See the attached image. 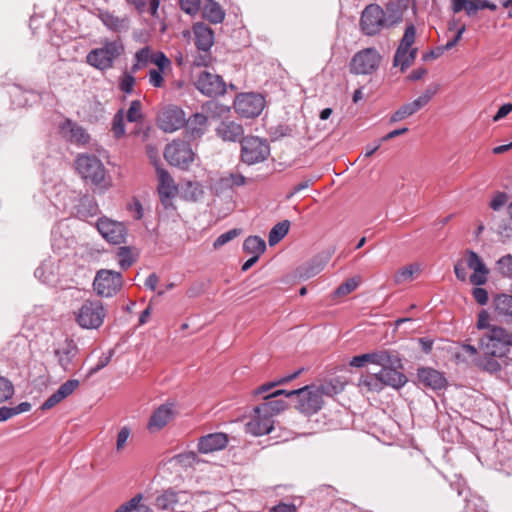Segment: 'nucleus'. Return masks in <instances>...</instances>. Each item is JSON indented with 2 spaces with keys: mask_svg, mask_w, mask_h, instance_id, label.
I'll list each match as a JSON object with an SVG mask.
<instances>
[{
  "mask_svg": "<svg viewBox=\"0 0 512 512\" xmlns=\"http://www.w3.org/2000/svg\"><path fill=\"white\" fill-rule=\"evenodd\" d=\"M476 327L478 330H487L479 341V349L484 355L506 356L510 347H512V332L504 327L490 324V315L484 309L477 315Z\"/></svg>",
  "mask_w": 512,
  "mask_h": 512,
  "instance_id": "nucleus-1",
  "label": "nucleus"
},
{
  "mask_svg": "<svg viewBox=\"0 0 512 512\" xmlns=\"http://www.w3.org/2000/svg\"><path fill=\"white\" fill-rule=\"evenodd\" d=\"M473 270V273L469 277L471 284L475 286H482L487 283L489 268L484 263L483 259L473 250L467 249L464 253V257L457 261L454 265V273L459 281L467 280L466 268Z\"/></svg>",
  "mask_w": 512,
  "mask_h": 512,
  "instance_id": "nucleus-2",
  "label": "nucleus"
},
{
  "mask_svg": "<svg viewBox=\"0 0 512 512\" xmlns=\"http://www.w3.org/2000/svg\"><path fill=\"white\" fill-rule=\"evenodd\" d=\"M124 49L121 39H104L101 41V47L88 52L86 62L98 70H108L113 67L115 60L123 54Z\"/></svg>",
  "mask_w": 512,
  "mask_h": 512,
  "instance_id": "nucleus-3",
  "label": "nucleus"
},
{
  "mask_svg": "<svg viewBox=\"0 0 512 512\" xmlns=\"http://www.w3.org/2000/svg\"><path fill=\"white\" fill-rule=\"evenodd\" d=\"M336 393V388L331 384H323L318 387L305 386L300 389L290 390V394H297V408L301 413L312 415L317 413L323 405V395Z\"/></svg>",
  "mask_w": 512,
  "mask_h": 512,
  "instance_id": "nucleus-4",
  "label": "nucleus"
},
{
  "mask_svg": "<svg viewBox=\"0 0 512 512\" xmlns=\"http://www.w3.org/2000/svg\"><path fill=\"white\" fill-rule=\"evenodd\" d=\"M106 310L97 299H87L74 311L75 322L83 329H98L104 322Z\"/></svg>",
  "mask_w": 512,
  "mask_h": 512,
  "instance_id": "nucleus-5",
  "label": "nucleus"
},
{
  "mask_svg": "<svg viewBox=\"0 0 512 512\" xmlns=\"http://www.w3.org/2000/svg\"><path fill=\"white\" fill-rule=\"evenodd\" d=\"M75 166L83 179L89 180L97 187H105L106 170L98 157L90 154H80L75 160Z\"/></svg>",
  "mask_w": 512,
  "mask_h": 512,
  "instance_id": "nucleus-6",
  "label": "nucleus"
},
{
  "mask_svg": "<svg viewBox=\"0 0 512 512\" xmlns=\"http://www.w3.org/2000/svg\"><path fill=\"white\" fill-rule=\"evenodd\" d=\"M382 56L375 48L358 51L351 59L349 69L355 75H371L380 66Z\"/></svg>",
  "mask_w": 512,
  "mask_h": 512,
  "instance_id": "nucleus-7",
  "label": "nucleus"
},
{
  "mask_svg": "<svg viewBox=\"0 0 512 512\" xmlns=\"http://www.w3.org/2000/svg\"><path fill=\"white\" fill-rule=\"evenodd\" d=\"M270 154V147L265 139L256 136L245 137L241 142V159L248 165L263 162Z\"/></svg>",
  "mask_w": 512,
  "mask_h": 512,
  "instance_id": "nucleus-8",
  "label": "nucleus"
},
{
  "mask_svg": "<svg viewBox=\"0 0 512 512\" xmlns=\"http://www.w3.org/2000/svg\"><path fill=\"white\" fill-rule=\"evenodd\" d=\"M360 28L367 36H374L383 29H388L389 27L384 20V9L378 4L366 6L361 14Z\"/></svg>",
  "mask_w": 512,
  "mask_h": 512,
  "instance_id": "nucleus-9",
  "label": "nucleus"
},
{
  "mask_svg": "<svg viewBox=\"0 0 512 512\" xmlns=\"http://www.w3.org/2000/svg\"><path fill=\"white\" fill-rule=\"evenodd\" d=\"M164 157L169 164L187 169L194 161L195 154L189 143L184 140H174L166 146Z\"/></svg>",
  "mask_w": 512,
  "mask_h": 512,
  "instance_id": "nucleus-10",
  "label": "nucleus"
},
{
  "mask_svg": "<svg viewBox=\"0 0 512 512\" xmlns=\"http://www.w3.org/2000/svg\"><path fill=\"white\" fill-rule=\"evenodd\" d=\"M122 287V274L113 270L101 269L96 273L93 288L101 297H112Z\"/></svg>",
  "mask_w": 512,
  "mask_h": 512,
  "instance_id": "nucleus-11",
  "label": "nucleus"
},
{
  "mask_svg": "<svg viewBox=\"0 0 512 512\" xmlns=\"http://www.w3.org/2000/svg\"><path fill=\"white\" fill-rule=\"evenodd\" d=\"M265 107V99L261 94L242 93L234 101V109L244 118H254L260 115Z\"/></svg>",
  "mask_w": 512,
  "mask_h": 512,
  "instance_id": "nucleus-12",
  "label": "nucleus"
},
{
  "mask_svg": "<svg viewBox=\"0 0 512 512\" xmlns=\"http://www.w3.org/2000/svg\"><path fill=\"white\" fill-rule=\"evenodd\" d=\"M185 112L175 105L163 107L157 116L158 127L167 133H172L184 126Z\"/></svg>",
  "mask_w": 512,
  "mask_h": 512,
  "instance_id": "nucleus-13",
  "label": "nucleus"
},
{
  "mask_svg": "<svg viewBox=\"0 0 512 512\" xmlns=\"http://www.w3.org/2000/svg\"><path fill=\"white\" fill-rule=\"evenodd\" d=\"M97 229L109 243L120 245L126 242L127 228L122 222L103 217L98 220Z\"/></svg>",
  "mask_w": 512,
  "mask_h": 512,
  "instance_id": "nucleus-14",
  "label": "nucleus"
},
{
  "mask_svg": "<svg viewBox=\"0 0 512 512\" xmlns=\"http://www.w3.org/2000/svg\"><path fill=\"white\" fill-rule=\"evenodd\" d=\"M195 86L203 95L209 97L223 95L226 92V83L223 78L208 71H202L198 75Z\"/></svg>",
  "mask_w": 512,
  "mask_h": 512,
  "instance_id": "nucleus-15",
  "label": "nucleus"
},
{
  "mask_svg": "<svg viewBox=\"0 0 512 512\" xmlns=\"http://www.w3.org/2000/svg\"><path fill=\"white\" fill-rule=\"evenodd\" d=\"M59 133L66 141L73 144L85 145L90 140L86 129L69 118L59 124Z\"/></svg>",
  "mask_w": 512,
  "mask_h": 512,
  "instance_id": "nucleus-16",
  "label": "nucleus"
},
{
  "mask_svg": "<svg viewBox=\"0 0 512 512\" xmlns=\"http://www.w3.org/2000/svg\"><path fill=\"white\" fill-rule=\"evenodd\" d=\"M188 501V494L184 491L176 492L172 489L165 490L155 499V506L160 510L182 511Z\"/></svg>",
  "mask_w": 512,
  "mask_h": 512,
  "instance_id": "nucleus-17",
  "label": "nucleus"
},
{
  "mask_svg": "<svg viewBox=\"0 0 512 512\" xmlns=\"http://www.w3.org/2000/svg\"><path fill=\"white\" fill-rule=\"evenodd\" d=\"M185 135L189 140L201 139L209 128L208 116L204 113L196 112L185 118Z\"/></svg>",
  "mask_w": 512,
  "mask_h": 512,
  "instance_id": "nucleus-18",
  "label": "nucleus"
},
{
  "mask_svg": "<svg viewBox=\"0 0 512 512\" xmlns=\"http://www.w3.org/2000/svg\"><path fill=\"white\" fill-rule=\"evenodd\" d=\"M215 133L224 142H242L245 138L242 124L229 119L222 120L216 127Z\"/></svg>",
  "mask_w": 512,
  "mask_h": 512,
  "instance_id": "nucleus-19",
  "label": "nucleus"
},
{
  "mask_svg": "<svg viewBox=\"0 0 512 512\" xmlns=\"http://www.w3.org/2000/svg\"><path fill=\"white\" fill-rule=\"evenodd\" d=\"M176 415L173 403L160 405L150 416L148 429L150 431H159L165 427Z\"/></svg>",
  "mask_w": 512,
  "mask_h": 512,
  "instance_id": "nucleus-20",
  "label": "nucleus"
},
{
  "mask_svg": "<svg viewBox=\"0 0 512 512\" xmlns=\"http://www.w3.org/2000/svg\"><path fill=\"white\" fill-rule=\"evenodd\" d=\"M255 415L246 424V432L254 436L269 434L274 428V421L271 415L254 412Z\"/></svg>",
  "mask_w": 512,
  "mask_h": 512,
  "instance_id": "nucleus-21",
  "label": "nucleus"
},
{
  "mask_svg": "<svg viewBox=\"0 0 512 512\" xmlns=\"http://www.w3.org/2000/svg\"><path fill=\"white\" fill-rule=\"evenodd\" d=\"M228 444V435L222 432L210 433L199 438L198 450L208 454L224 449Z\"/></svg>",
  "mask_w": 512,
  "mask_h": 512,
  "instance_id": "nucleus-22",
  "label": "nucleus"
},
{
  "mask_svg": "<svg viewBox=\"0 0 512 512\" xmlns=\"http://www.w3.org/2000/svg\"><path fill=\"white\" fill-rule=\"evenodd\" d=\"M77 354L78 347L76 343L69 339H66L65 342L54 351L58 364L64 371H70L72 369L73 360Z\"/></svg>",
  "mask_w": 512,
  "mask_h": 512,
  "instance_id": "nucleus-23",
  "label": "nucleus"
},
{
  "mask_svg": "<svg viewBox=\"0 0 512 512\" xmlns=\"http://www.w3.org/2000/svg\"><path fill=\"white\" fill-rule=\"evenodd\" d=\"M397 367H401L400 362L399 365H388L378 371L383 387L390 386L398 389L407 382L406 376L402 372L398 371Z\"/></svg>",
  "mask_w": 512,
  "mask_h": 512,
  "instance_id": "nucleus-24",
  "label": "nucleus"
},
{
  "mask_svg": "<svg viewBox=\"0 0 512 512\" xmlns=\"http://www.w3.org/2000/svg\"><path fill=\"white\" fill-rule=\"evenodd\" d=\"M417 376L420 384L432 390H440L446 385L445 377L433 368H420L418 369Z\"/></svg>",
  "mask_w": 512,
  "mask_h": 512,
  "instance_id": "nucleus-25",
  "label": "nucleus"
},
{
  "mask_svg": "<svg viewBox=\"0 0 512 512\" xmlns=\"http://www.w3.org/2000/svg\"><path fill=\"white\" fill-rule=\"evenodd\" d=\"M407 6V0H396L386 3L384 8V20L389 28L402 22L403 14Z\"/></svg>",
  "mask_w": 512,
  "mask_h": 512,
  "instance_id": "nucleus-26",
  "label": "nucleus"
},
{
  "mask_svg": "<svg viewBox=\"0 0 512 512\" xmlns=\"http://www.w3.org/2000/svg\"><path fill=\"white\" fill-rule=\"evenodd\" d=\"M195 45L199 51L210 50L214 44V32L206 24L198 22L193 26Z\"/></svg>",
  "mask_w": 512,
  "mask_h": 512,
  "instance_id": "nucleus-27",
  "label": "nucleus"
},
{
  "mask_svg": "<svg viewBox=\"0 0 512 512\" xmlns=\"http://www.w3.org/2000/svg\"><path fill=\"white\" fill-rule=\"evenodd\" d=\"M98 18L101 20L103 25L113 32H123L129 29V18L118 17L113 12L108 10H100Z\"/></svg>",
  "mask_w": 512,
  "mask_h": 512,
  "instance_id": "nucleus-28",
  "label": "nucleus"
},
{
  "mask_svg": "<svg viewBox=\"0 0 512 512\" xmlns=\"http://www.w3.org/2000/svg\"><path fill=\"white\" fill-rule=\"evenodd\" d=\"M495 313L506 320L512 319V295L498 294L493 299Z\"/></svg>",
  "mask_w": 512,
  "mask_h": 512,
  "instance_id": "nucleus-29",
  "label": "nucleus"
},
{
  "mask_svg": "<svg viewBox=\"0 0 512 512\" xmlns=\"http://www.w3.org/2000/svg\"><path fill=\"white\" fill-rule=\"evenodd\" d=\"M202 14L205 19L213 24L222 23L225 18V12L215 0H205Z\"/></svg>",
  "mask_w": 512,
  "mask_h": 512,
  "instance_id": "nucleus-30",
  "label": "nucleus"
},
{
  "mask_svg": "<svg viewBox=\"0 0 512 512\" xmlns=\"http://www.w3.org/2000/svg\"><path fill=\"white\" fill-rule=\"evenodd\" d=\"M156 172L159 180L158 193L169 192L177 194L178 188L169 172L158 165H156Z\"/></svg>",
  "mask_w": 512,
  "mask_h": 512,
  "instance_id": "nucleus-31",
  "label": "nucleus"
},
{
  "mask_svg": "<svg viewBox=\"0 0 512 512\" xmlns=\"http://www.w3.org/2000/svg\"><path fill=\"white\" fill-rule=\"evenodd\" d=\"M265 400L264 403L254 408V412L266 413L273 417L275 414L284 411L287 407L286 402L280 399L268 398Z\"/></svg>",
  "mask_w": 512,
  "mask_h": 512,
  "instance_id": "nucleus-32",
  "label": "nucleus"
},
{
  "mask_svg": "<svg viewBox=\"0 0 512 512\" xmlns=\"http://www.w3.org/2000/svg\"><path fill=\"white\" fill-rule=\"evenodd\" d=\"M243 250L247 254L260 257L266 250V243L259 236H249L244 240Z\"/></svg>",
  "mask_w": 512,
  "mask_h": 512,
  "instance_id": "nucleus-33",
  "label": "nucleus"
},
{
  "mask_svg": "<svg viewBox=\"0 0 512 512\" xmlns=\"http://www.w3.org/2000/svg\"><path fill=\"white\" fill-rule=\"evenodd\" d=\"M152 49L145 46L139 49L134 55V63L131 66V73H136L139 70L148 66L152 59Z\"/></svg>",
  "mask_w": 512,
  "mask_h": 512,
  "instance_id": "nucleus-34",
  "label": "nucleus"
},
{
  "mask_svg": "<svg viewBox=\"0 0 512 512\" xmlns=\"http://www.w3.org/2000/svg\"><path fill=\"white\" fill-rule=\"evenodd\" d=\"M439 90L438 84H430L425 91L414 101L410 102L414 113L425 107Z\"/></svg>",
  "mask_w": 512,
  "mask_h": 512,
  "instance_id": "nucleus-35",
  "label": "nucleus"
},
{
  "mask_svg": "<svg viewBox=\"0 0 512 512\" xmlns=\"http://www.w3.org/2000/svg\"><path fill=\"white\" fill-rule=\"evenodd\" d=\"M439 90L438 84H430L425 91L414 101L410 102L414 113L425 107Z\"/></svg>",
  "mask_w": 512,
  "mask_h": 512,
  "instance_id": "nucleus-36",
  "label": "nucleus"
},
{
  "mask_svg": "<svg viewBox=\"0 0 512 512\" xmlns=\"http://www.w3.org/2000/svg\"><path fill=\"white\" fill-rule=\"evenodd\" d=\"M369 363L380 365L381 368L388 365H399L400 359L387 351L368 353Z\"/></svg>",
  "mask_w": 512,
  "mask_h": 512,
  "instance_id": "nucleus-37",
  "label": "nucleus"
},
{
  "mask_svg": "<svg viewBox=\"0 0 512 512\" xmlns=\"http://www.w3.org/2000/svg\"><path fill=\"white\" fill-rule=\"evenodd\" d=\"M290 221L283 220L272 227L268 235V242L273 246L280 242L289 232Z\"/></svg>",
  "mask_w": 512,
  "mask_h": 512,
  "instance_id": "nucleus-38",
  "label": "nucleus"
},
{
  "mask_svg": "<svg viewBox=\"0 0 512 512\" xmlns=\"http://www.w3.org/2000/svg\"><path fill=\"white\" fill-rule=\"evenodd\" d=\"M142 495L137 494L128 502L120 505L115 512H152L149 506L142 504Z\"/></svg>",
  "mask_w": 512,
  "mask_h": 512,
  "instance_id": "nucleus-39",
  "label": "nucleus"
},
{
  "mask_svg": "<svg viewBox=\"0 0 512 512\" xmlns=\"http://www.w3.org/2000/svg\"><path fill=\"white\" fill-rule=\"evenodd\" d=\"M416 38V28L414 24L407 25L403 37L400 41V44L397 48V58H400L401 54L403 55L405 53V50H409L413 43L415 42Z\"/></svg>",
  "mask_w": 512,
  "mask_h": 512,
  "instance_id": "nucleus-40",
  "label": "nucleus"
},
{
  "mask_svg": "<svg viewBox=\"0 0 512 512\" xmlns=\"http://www.w3.org/2000/svg\"><path fill=\"white\" fill-rule=\"evenodd\" d=\"M6 92L11 98V102L15 107H24L28 104V92L23 91L18 85H8Z\"/></svg>",
  "mask_w": 512,
  "mask_h": 512,
  "instance_id": "nucleus-41",
  "label": "nucleus"
},
{
  "mask_svg": "<svg viewBox=\"0 0 512 512\" xmlns=\"http://www.w3.org/2000/svg\"><path fill=\"white\" fill-rule=\"evenodd\" d=\"M465 502L466 512H489L487 503L479 495L469 492V495L465 497Z\"/></svg>",
  "mask_w": 512,
  "mask_h": 512,
  "instance_id": "nucleus-42",
  "label": "nucleus"
},
{
  "mask_svg": "<svg viewBox=\"0 0 512 512\" xmlns=\"http://www.w3.org/2000/svg\"><path fill=\"white\" fill-rule=\"evenodd\" d=\"M202 112L207 116H211L213 118L221 117L222 115L229 112L230 108L228 106L222 105L216 101L210 100L206 101L202 106Z\"/></svg>",
  "mask_w": 512,
  "mask_h": 512,
  "instance_id": "nucleus-43",
  "label": "nucleus"
},
{
  "mask_svg": "<svg viewBox=\"0 0 512 512\" xmlns=\"http://www.w3.org/2000/svg\"><path fill=\"white\" fill-rule=\"evenodd\" d=\"M129 5H132L139 14L146 11L147 5H149V12L152 16L157 15V11L160 5V0H125Z\"/></svg>",
  "mask_w": 512,
  "mask_h": 512,
  "instance_id": "nucleus-44",
  "label": "nucleus"
},
{
  "mask_svg": "<svg viewBox=\"0 0 512 512\" xmlns=\"http://www.w3.org/2000/svg\"><path fill=\"white\" fill-rule=\"evenodd\" d=\"M31 407L32 406L29 402H22L14 407L2 406V409H1L2 422L7 421L8 419H10L13 416H16L18 414L30 411Z\"/></svg>",
  "mask_w": 512,
  "mask_h": 512,
  "instance_id": "nucleus-45",
  "label": "nucleus"
},
{
  "mask_svg": "<svg viewBox=\"0 0 512 512\" xmlns=\"http://www.w3.org/2000/svg\"><path fill=\"white\" fill-rule=\"evenodd\" d=\"M417 56V48H410L409 50H405V53L400 58H397V51L395 52L393 65L401 66V70L404 71L407 69L415 60Z\"/></svg>",
  "mask_w": 512,
  "mask_h": 512,
  "instance_id": "nucleus-46",
  "label": "nucleus"
},
{
  "mask_svg": "<svg viewBox=\"0 0 512 512\" xmlns=\"http://www.w3.org/2000/svg\"><path fill=\"white\" fill-rule=\"evenodd\" d=\"M495 270L503 277L512 280V255L506 254L496 261Z\"/></svg>",
  "mask_w": 512,
  "mask_h": 512,
  "instance_id": "nucleus-47",
  "label": "nucleus"
},
{
  "mask_svg": "<svg viewBox=\"0 0 512 512\" xmlns=\"http://www.w3.org/2000/svg\"><path fill=\"white\" fill-rule=\"evenodd\" d=\"M359 385L366 388L368 391L378 392L383 389L378 372L362 376Z\"/></svg>",
  "mask_w": 512,
  "mask_h": 512,
  "instance_id": "nucleus-48",
  "label": "nucleus"
},
{
  "mask_svg": "<svg viewBox=\"0 0 512 512\" xmlns=\"http://www.w3.org/2000/svg\"><path fill=\"white\" fill-rule=\"evenodd\" d=\"M111 131L116 139L125 135L124 111L120 109L113 116Z\"/></svg>",
  "mask_w": 512,
  "mask_h": 512,
  "instance_id": "nucleus-49",
  "label": "nucleus"
},
{
  "mask_svg": "<svg viewBox=\"0 0 512 512\" xmlns=\"http://www.w3.org/2000/svg\"><path fill=\"white\" fill-rule=\"evenodd\" d=\"M220 181L222 186L226 188L240 187L246 184L245 176L238 172L229 173L222 177Z\"/></svg>",
  "mask_w": 512,
  "mask_h": 512,
  "instance_id": "nucleus-50",
  "label": "nucleus"
},
{
  "mask_svg": "<svg viewBox=\"0 0 512 512\" xmlns=\"http://www.w3.org/2000/svg\"><path fill=\"white\" fill-rule=\"evenodd\" d=\"M417 265H408L398 270L394 275V281L396 284H401L412 279L414 272L418 271Z\"/></svg>",
  "mask_w": 512,
  "mask_h": 512,
  "instance_id": "nucleus-51",
  "label": "nucleus"
},
{
  "mask_svg": "<svg viewBox=\"0 0 512 512\" xmlns=\"http://www.w3.org/2000/svg\"><path fill=\"white\" fill-rule=\"evenodd\" d=\"M495 232L503 239L512 238V221L505 219L494 222Z\"/></svg>",
  "mask_w": 512,
  "mask_h": 512,
  "instance_id": "nucleus-52",
  "label": "nucleus"
},
{
  "mask_svg": "<svg viewBox=\"0 0 512 512\" xmlns=\"http://www.w3.org/2000/svg\"><path fill=\"white\" fill-rule=\"evenodd\" d=\"M242 230L239 228H233L225 233L219 235L213 243V247L218 249L223 245L227 244L231 240L235 239L241 234Z\"/></svg>",
  "mask_w": 512,
  "mask_h": 512,
  "instance_id": "nucleus-53",
  "label": "nucleus"
},
{
  "mask_svg": "<svg viewBox=\"0 0 512 512\" xmlns=\"http://www.w3.org/2000/svg\"><path fill=\"white\" fill-rule=\"evenodd\" d=\"M142 104L139 100L131 102L130 107L126 113V119L128 122H138L143 119Z\"/></svg>",
  "mask_w": 512,
  "mask_h": 512,
  "instance_id": "nucleus-54",
  "label": "nucleus"
},
{
  "mask_svg": "<svg viewBox=\"0 0 512 512\" xmlns=\"http://www.w3.org/2000/svg\"><path fill=\"white\" fill-rule=\"evenodd\" d=\"M414 113L412 106L410 103H406L402 105L399 109H397L390 117V123H396L399 121H402L410 116H412Z\"/></svg>",
  "mask_w": 512,
  "mask_h": 512,
  "instance_id": "nucleus-55",
  "label": "nucleus"
},
{
  "mask_svg": "<svg viewBox=\"0 0 512 512\" xmlns=\"http://www.w3.org/2000/svg\"><path fill=\"white\" fill-rule=\"evenodd\" d=\"M359 285V280L356 278H350L346 280L344 283L339 285L335 290V295L337 296H345L353 292Z\"/></svg>",
  "mask_w": 512,
  "mask_h": 512,
  "instance_id": "nucleus-56",
  "label": "nucleus"
},
{
  "mask_svg": "<svg viewBox=\"0 0 512 512\" xmlns=\"http://www.w3.org/2000/svg\"><path fill=\"white\" fill-rule=\"evenodd\" d=\"M118 257H119V261H118L119 265L123 270H126L127 268H129L133 263V259L131 257V253H130V248L127 246H123V247L119 248Z\"/></svg>",
  "mask_w": 512,
  "mask_h": 512,
  "instance_id": "nucleus-57",
  "label": "nucleus"
},
{
  "mask_svg": "<svg viewBox=\"0 0 512 512\" xmlns=\"http://www.w3.org/2000/svg\"><path fill=\"white\" fill-rule=\"evenodd\" d=\"M113 355H114V350L111 349L108 351V353L106 355H103L102 357H100L98 363L89 370L87 377H91L92 375H94L95 373L99 372L101 369L106 367L110 363Z\"/></svg>",
  "mask_w": 512,
  "mask_h": 512,
  "instance_id": "nucleus-58",
  "label": "nucleus"
},
{
  "mask_svg": "<svg viewBox=\"0 0 512 512\" xmlns=\"http://www.w3.org/2000/svg\"><path fill=\"white\" fill-rule=\"evenodd\" d=\"M79 386V381L76 379H70L67 380L65 383H63L57 390L59 392V395L65 399L69 395H71Z\"/></svg>",
  "mask_w": 512,
  "mask_h": 512,
  "instance_id": "nucleus-59",
  "label": "nucleus"
},
{
  "mask_svg": "<svg viewBox=\"0 0 512 512\" xmlns=\"http://www.w3.org/2000/svg\"><path fill=\"white\" fill-rule=\"evenodd\" d=\"M181 9L191 16L198 13L200 9V0H179Z\"/></svg>",
  "mask_w": 512,
  "mask_h": 512,
  "instance_id": "nucleus-60",
  "label": "nucleus"
},
{
  "mask_svg": "<svg viewBox=\"0 0 512 512\" xmlns=\"http://www.w3.org/2000/svg\"><path fill=\"white\" fill-rule=\"evenodd\" d=\"M479 366L490 373H496L501 370V364L493 356L484 358L479 363Z\"/></svg>",
  "mask_w": 512,
  "mask_h": 512,
  "instance_id": "nucleus-61",
  "label": "nucleus"
},
{
  "mask_svg": "<svg viewBox=\"0 0 512 512\" xmlns=\"http://www.w3.org/2000/svg\"><path fill=\"white\" fill-rule=\"evenodd\" d=\"M135 81L136 80L132 74L125 73L119 81L120 90L126 94H131L135 85Z\"/></svg>",
  "mask_w": 512,
  "mask_h": 512,
  "instance_id": "nucleus-62",
  "label": "nucleus"
},
{
  "mask_svg": "<svg viewBox=\"0 0 512 512\" xmlns=\"http://www.w3.org/2000/svg\"><path fill=\"white\" fill-rule=\"evenodd\" d=\"M151 63L155 64L161 71H164L165 68L170 66L171 61L163 52L158 51L155 53L152 52Z\"/></svg>",
  "mask_w": 512,
  "mask_h": 512,
  "instance_id": "nucleus-63",
  "label": "nucleus"
},
{
  "mask_svg": "<svg viewBox=\"0 0 512 512\" xmlns=\"http://www.w3.org/2000/svg\"><path fill=\"white\" fill-rule=\"evenodd\" d=\"M212 55L210 50L200 51L193 60V65L197 67H207L212 62Z\"/></svg>",
  "mask_w": 512,
  "mask_h": 512,
  "instance_id": "nucleus-64",
  "label": "nucleus"
}]
</instances>
